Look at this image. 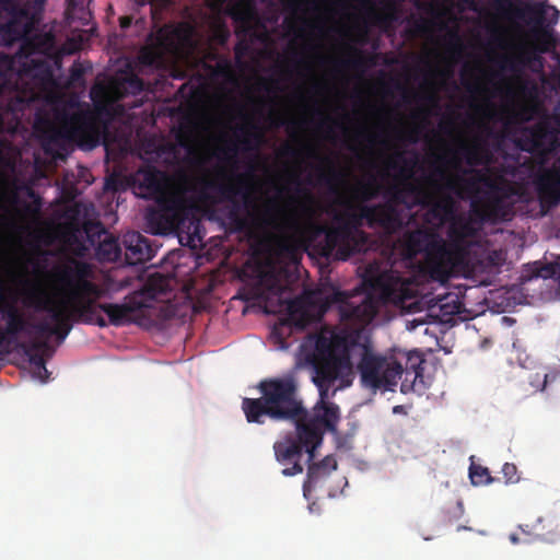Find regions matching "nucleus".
I'll return each mask as SVG.
<instances>
[{
	"label": "nucleus",
	"instance_id": "nucleus-3",
	"mask_svg": "<svg viewBox=\"0 0 560 560\" xmlns=\"http://www.w3.org/2000/svg\"><path fill=\"white\" fill-rule=\"evenodd\" d=\"M331 308H336L340 322L350 328L361 329L369 325L378 310V300L364 288L352 291L332 289L320 299L295 298L287 305V322L300 329L319 322Z\"/></svg>",
	"mask_w": 560,
	"mask_h": 560
},
{
	"label": "nucleus",
	"instance_id": "nucleus-48",
	"mask_svg": "<svg viewBox=\"0 0 560 560\" xmlns=\"http://www.w3.org/2000/svg\"><path fill=\"white\" fill-rule=\"evenodd\" d=\"M281 154L284 156L295 158L298 156L299 151L291 145H284L281 149Z\"/></svg>",
	"mask_w": 560,
	"mask_h": 560
},
{
	"label": "nucleus",
	"instance_id": "nucleus-2",
	"mask_svg": "<svg viewBox=\"0 0 560 560\" xmlns=\"http://www.w3.org/2000/svg\"><path fill=\"white\" fill-rule=\"evenodd\" d=\"M260 397H245L242 411L248 423L262 425L266 420L272 422H293L295 434H288L275 442L273 452L277 462L282 465L292 463L282 469V475L292 477L304 470L301 457L305 452L307 462L315 459V451L322 444L326 431L336 432L340 420L339 407L320 397L312 411L303 406L293 377L266 378L257 386Z\"/></svg>",
	"mask_w": 560,
	"mask_h": 560
},
{
	"label": "nucleus",
	"instance_id": "nucleus-34",
	"mask_svg": "<svg viewBox=\"0 0 560 560\" xmlns=\"http://www.w3.org/2000/svg\"><path fill=\"white\" fill-rule=\"evenodd\" d=\"M322 162L327 165V170L318 168V180L320 183L330 184L340 177V173L337 171L335 163L329 158H320Z\"/></svg>",
	"mask_w": 560,
	"mask_h": 560
},
{
	"label": "nucleus",
	"instance_id": "nucleus-42",
	"mask_svg": "<svg viewBox=\"0 0 560 560\" xmlns=\"http://www.w3.org/2000/svg\"><path fill=\"white\" fill-rule=\"evenodd\" d=\"M421 127H415L409 131L401 135V138L409 143H416L419 140V136L421 135Z\"/></svg>",
	"mask_w": 560,
	"mask_h": 560
},
{
	"label": "nucleus",
	"instance_id": "nucleus-47",
	"mask_svg": "<svg viewBox=\"0 0 560 560\" xmlns=\"http://www.w3.org/2000/svg\"><path fill=\"white\" fill-rule=\"evenodd\" d=\"M515 117L521 121H527L530 118V113L527 107L521 108L516 114Z\"/></svg>",
	"mask_w": 560,
	"mask_h": 560
},
{
	"label": "nucleus",
	"instance_id": "nucleus-55",
	"mask_svg": "<svg viewBox=\"0 0 560 560\" xmlns=\"http://www.w3.org/2000/svg\"><path fill=\"white\" fill-rule=\"evenodd\" d=\"M392 20V16L385 15V16H377V23H387Z\"/></svg>",
	"mask_w": 560,
	"mask_h": 560
},
{
	"label": "nucleus",
	"instance_id": "nucleus-23",
	"mask_svg": "<svg viewBox=\"0 0 560 560\" xmlns=\"http://www.w3.org/2000/svg\"><path fill=\"white\" fill-rule=\"evenodd\" d=\"M139 187L150 196H159L158 201L168 195L165 192L166 175L154 166L140 168L137 173Z\"/></svg>",
	"mask_w": 560,
	"mask_h": 560
},
{
	"label": "nucleus",
	"instance_id": "nucleus-6",
	"mask_svg": "<svg viewBox=\"0 0 560 560\" xmlns=\"http://www.w3.org/2000/svg\"><path fill=\"white\" fill-rule=\"evenodd\" d=\"M436 161L442 164H447L460 174L447 176L443 168L436 167L434 174L445 179L443 187L454 192L459 198L476 197L480 194V186H487L491 189L488 192V198L493 206H497L501 200L492 191L494 184L492 179L481 170L474 168V166L481 165L485 162V151L478 145H460L458 150L453 153L451 159L446 155H436Z\"/></svg>",
	"mask_w": 560,
	"mask_h": 560
},
{
	"label": "nucleus",
	"instance_id": "nucleus-18",
	"mask_svg": "<svg viewBox=\"0 0 560 560\" xmlns=\"http://www.w3.org/2000/svg\"><path fill=\"white\" fill-rule=\"evenodd\" d=\"M85 233L89 242L96 246L95 255L100 261L113 262L120 258L121 247L118 238L107 232L100 223L86 224Z\"/></svg>",
	"mask_w": 560,
	"mask_h": 560
},
{
	"label": "nucleus",
	"instance_id": "nucleus-40",
	"mask_svg": "<svg viewBox=\"0 0 560 560\" xmlns=\"http://www.w3.org/2000/svg\"><path fill=\"white\" fill-rule=\"evenodd\" d=\"M502 474L505 480V483H515L520 480L517 476V467L512 463H505L502 467Z\"/></svg>",
	"mask_w": 560,
	"mask_h": 560
},
{
	"label": "nucleus",
	"instance_id": "nucleus-20",
	"mask_svg": "<svg viewBox=\"0 0 560 560\" xmlns=\"http://www.w3.org/2000/svg\"><path fill=\"white\" fill-rule=\"evenodd\" d=\"M98 307L108 316L109 324L114 326H122L132 320V317L141 311L143 304L141 301L131 299L122 304L100 303Z\"/></svg>",
	"mask_w": 560,
	"mask_h": 560
},
{
	"label": "nucleus",
	"instance_id": "nucleus-30",
	"mask_svg": "<svg viewBox=\"0 0 560 560\" xmlns=\"http://www.w3.org/2000/svg\"><path fill=\"white\" fill-rule=\"evenodd\" d=\"M469 478L474 486H486L495 481L487 467L475 463L469 466Z\"/></svg>",
	"mask_w": 560,
	"mask_h": 560
},
{
	"label": "nucleus",
	"instance_id": "nucleus-5",
	"mask_svg": "<svg viewBox=\"0 0 560 560\" xmlns=\"http://www.w3.org/2000/svg\"><path fill=\"white\" fill-rule=\"evenodd\" d=\"M205 188L215 190L221 200L233 205L229 212V221L235 232L245 233L250 231L254 221L261 225L280 230L289 226L293 220L289 205L295 202L294 196H289L284 205L279 203V199L282 198L283 194L289 191L288 186L277 187L276 197L268 199L264 211L252 219L241 214V206L236 200L237 196H242L245 208L248 209L254 206L253 197L244 176L236 175L226 183L207 180L205 182Z\"/></svg>",
	"mask_w": 560,
	"mask_h": 560
},
{
	"label": "nucleus",
	"instance_id": "nucleus-28",
	"mask_svg": "<svg viewBox=\"0 0 560 560\" xmlns=\"http://www.w3.org/2000/svg\"><path fill=\"white\" fill-rule=\"evenodd\" d=\"M236 138L244 150L258 148L262 142L264 135L259 126L253 121L237 128Z\"/></svg>",
	"mask_w": 560,
	"mask_h": 560
},
{
	"label": "nucleus",
	"instance_id": "nucleus-17",
	"mask_svg": "<svg viewBox=\"0 0 560 560\" xmlns=\"http://www.w3.org/2000/svg\"><path fill=\"white\" fill-rule=\"evenodd\" d=\"M63 136L86 149L95 148L101 138V126L90 114H77L65 128Z\"/></svg>",
	"mask_w": 560,
	"mask_h": 560
},
{
	"label": "nucleus",
	"instance_id": "nucleus-13",
	"mask_svg": "<svg viewBox=\"0 0 560 560\" xmlns=\"http://www.w3.org/2000/svg\"><path fill=\"white\" fill-rule=\"evenodd\" d=\"M430 185L439 191V196L421 186L405 183L407 194L415 196V205L427 208L430 215L440 222H445L453 218L455 201L450 194L441 192V186L432 178H429Z\"/></svg>",
	"mask_w": 560,
	"mask_h": 560
},
{
	"label": "nucleus",
	"instance_id": "nucleus-50",
	"mask_svg": "<svg viewBox=\"0 0 560 560\" xmlns=\"http://www.w3.org/2000/svg\"><path fill=\"white\" fill-rule=\"evenodd\" d=\"M92 324H96L100 327L107 326V322L105 320V318L103 316H101L97 312H96V315L94 316V320Z\"/></svg>",
	"mask_w": 560,
	"mask_h": 560
},
{
	"label": "nucleus",
	"instance_id": "nucleus-60",
	"mask_svg": "<svg viewBox=\"0 0 560 560\" xmlns=\"http://www.w3.org/2000/svg\"><path fill=\"white\" fill-rule=\"evenodd\" d=\"M558 108L560 109V100H559V103H558Z\"/></svg>",
	"mask_w": 560,
	"mask_h": 560
},
{
	"label": "nucleus",
	"instance_id": "nucleus-45",
	"mask_svg": "<svg viewBox=\"0 0 560 560\" xmlns=\"http://www.w3.org/2000/svg\"><path fill=\"white\" fill-rule=\"evenodd\" d=\"M83 77V69L79 65H73L70 69V78L72 81H78Z\"/></svg>",
	"mask_w": 560,
	"mask_h": 560
},
{
	"label": "nucleus",
	"instance_id": "nucleus-31",
	"mask_svg": "<svg viewBox=\"0 0 560 560\" xmlns=\"http://www.w3.org/2000/svg\"><path fill=\"white\" fill-rule=\"evenodd\" d=\"M19 347L23 350L24 353L33 351L50 357L54 352V349L51 348L48 338L36 337L35 339L28 342L20 343Z\"/></svg>",
	"mask_w": 560,
	"mask_h": 560
},
{
	"label": "nucleus",
	"instance_id": "nucleus-59",
	"mask_svg": "<svg viewBox=\"0 0 560 560\" xmlns=\"http://www.w3.org/2000/svg\"><path fill=\"white\" fill-rule=\"evenodd\" d=\"M14 109H15V107H14V106H12V105H8V110H14Z\"/></svg>",
	"mask_w": 560,
	"mask_h": 560
},
{
	"label": "nucleus",
	"instance_id": "nucleus-38",
	"mask_svg": "<svg viewBox=\"0 0 560 560\" xmlns=\"http://www.w3.org/2000/svg\"><path fill=\"white\" fill-rule=\"evenodd\" d=\"M31 328L36 332L37 337L49 338L54 330V323L43 320L36 324H31Z\"/></svg>",
	"mask_w": 560,
	"mask_h": 560
},
{
	"label": "nucleus",
	"instance_id": "nucleus-9",
	"mask_svg": "<svg viewBox=\"0 0 560 560\" xmlns=\"http://www.w3.org/2000/svg\"><path fill=\"white\" fill-rule=\"evenodd\" d=\"M94 270L91 264L71 259L56 271L57 281L69 291V299H63L69 306L71 318L93 323L97 310L96 301L105 295V289L93 282Z\"/></svg>",
	"mask_w": 560,
	"mask_h": 560
},
{
	"label": "nucleus",
	"instance_id": "nucleus-37",
	"mask_svg": "<svg viewBox=\"0 0 560 560\" xmlns=\"http://www.w3.org/2000/svg\"><path fill=\"white\" fill-rule=\"evenodd\" d=\"M377 194H378V186L376 185L374 179L368 182L366 184L361 185L358 188V195L362 201H370V200L374 199L377 196Z\"/></svg>",
	"mask_w": 560,
	"mask_h": 560
},
{
	"label": "nucleus",
	"instance_id": "nucleus-46",
	"mask_svg": "<svg viewBox=\"0 0 560 560\" xmlns=\"http://www.w3.org/2000/svg\"><path fill=\"white\" fill-rule=\"evenodd\" d=\"M10 304L7 301L3 283L0 281V314H3V310H7V305Z\"/></svg>",
	"mask_w": 560,
	"mask_h": 560
},
{
	"label": "nucleus",
	"instance_id": "nucleus-35",
	"mask_svg": "<svg viewBox=\"0 0 560 560\" xmlns=\"http://www.w3.org/2000/svg\"><path fill=\"white\" fill-rule=\"evenodd\" d=\"M140 61L145 66H156L162 60V52L156 47H144L140 51Z\"/></svg>",
	"mask_w": 560,
	"mask_h": 560
},
{
	"label": "nucleus",
	"instance_id": "nucleus-36",
	"mask_svg": "<svg viewBox=\"0 0 560 560\" xmlns=\"http://www.w3.org/2000/svg\"><path fill=\"white\" fill-rule=\"evenodd\" d=\"M404 163L405 168L401 170L404 173L405 170H408L407 178L411 177V170L415 167L417 160H406L402 152L397 151L392 159L388 160V167L396 170L398 167V163Z\"/></svg>",
	"mask_w": 560,
	"mask_h": 560
},
{
	"label": "nucleus",
	"instance_id": "nucleus-4",
	"mask_svg": "<svg viewBox=\"0 0 560 560\" xmlns=\"http://www.w3.org/2000/svg\"><path fill=\"white\" fill-rule=\"evenodd\" d=\"M492 8L500 15L516 18L530 25L529 35L534 40L530 48L523 49L520 61L528 66L533 71L544 68L542 54L556 50L558 38L555 35L553 25L558 23L559 11L547 1H525L515 3L512 0H493Z\"/></svg>",
	"mask_w": 560,
	"mask_h": 560
},
{
	"label": "nucleus",
	"instance_id": "nucleus-11",
	"mask_svg": "<svg viewBox=\"0 0 560 560\" xmlns=\"http://www.w3.org/2000/svg\"><path fill=\"white\" fill-rule=\"evenodd\" d=\"M405 184L402 187L393 186L387 190L389 199L364 206V217H366V225L371 229L381 228L386 234L393 235L402 228V219L397 206L406 203Z\"/></svg>",
	"mask_w": 560,
	"mask_h": 560
},
{
	"label": "nucleus",
	"instance_id": "nucleus-24",
	"mask_svg": "<svg viewBox=\"0 0 560 560\" xmlns=\"http://www.w3.org/2000/svg\"><path fill=\"white\" fill-rule=\"evenodd\" d=\"M2 316L5 319V332H8L15 342L21 334H31V323L14 304H8L7 310H3Z\"/></svg>",
	"mask_w": 560,
	"mask_h": 560
},
{
	"label": "nucleus",
	"instance_id": "nucleus-10",
	"mask_svg": "<svg viewBox=\"0 0 560 560\" xmlns=\"http://www.w3.org/2000/svg\"><path fill=\"white\" fill-rule=\"evenodd\" d=\"M401 254L408 259L424 254L425 264L431 277L439 281L448 279L444 257L446 248L444 240L428 229L407 231L398 241Z\"/></svg>",
	"mask_w": 560,
	"mask_h": 560
},
{
	"label": "nucleus",
	"instance_id": "nucleus-7",
	"mask_svg": "<svg viewBox=\"0 0 560 560\" xmlns=\"http://www.w3.org/2000/svg\"><path fill=\"white\" fill-rule=\"evenodd\" d=\"M342 211H336L332 215L334 225L325 229V236L320 244V255L325 258L334 257L337 260H347L355 254L366 250L369 234L361 228L364 217V206H354L349 200L340 202Z\"/></svg>",
	"mask_w": 560,
	"mask_h": 560
},
{
	"label": "nucleus",
	"instance_id": "nucleus-51",
	"mask_svg": "<svg viewBox=\"0 0 560 560\" xmlns=\"http://www.w3.org/2000/svg\"><path fill=\"white\" fill-rule=\"evenodd\" d=\"M119 22H120L121 28H128L132 23V18L131 16H121L119 19Z\"/></svg>",
	"mask_w": 560,
	"mask_h": 560
},
{
	"label": "nucleus",
	"instance_id": "nucleus-58",
	"mask_svg": "<svg viewBox=\"0 0 560 560\" xmlns=\"http://www.w3.org/2000/svg\"><path fill=\"white\" fill-rule=\"evenodd\" d=\"M400 408H401V406L394 407V412L396 413V412L400 411Z\"/></svg>",
	"mask_w": 560,
	"mask_h": 560
},
{
	"label": "nucleus",
	"instance_id": "nucleus-33",
	"mask_svg": "<svg viewBox=\"0 0 560 560\" xmlns=\"http://www.w3.org/2000/svg\"><path fill=\"white\" fill-rule=\"evenodd\" d=\"M28 357L30 363L35 369V375L42 381L46 382L49 377V372L46 368L45 354L37 352L25 353Z\"/></svg>",
	"mask_w": 560,
	"mask_h": 560
},
{
	"label": "nucleus",
	"instance_id": "nucleus-14",
	"mask_svg": "<svg viewBox=\"0 0 560 560\" xmlns=\"http://www.w3.org/2000/svg\"><path fill=\"white\" fill-rule=\"evenodd\" d=\"M35 307L48 314V318L54 323L51 336H56L58 343H62L71 331L73 322L68 303L42 292L36 299Z\"/></svg>",
	"mask_w": 560,
	"mask_h": 560
},
{
	"label": "nucleus",
	"instance_id": "nucleus-39",
	"mask_svg": "<svg viewBox=\"0 0 560 560\" xmlns=\"http://www.w3.org/2000/svg\"><path fill=\"white\" fill-rule=\"evenodd\" d=\"M464 504L462 501H456L451 510L444 511V520L448 523L459 520L464 514Z\"/></svg>",
	"mask_w": 560,
	"mask_h": 560
},
{
	"label": "nucleus",
	"instance_id": "nucleus-43",
	"mask_svg": "<svg viewBox=\"0 0 560 560\" xmlns=\"http://www.w3.org/2000/svg\"><path fill=\"white\" fill-rule=\"evenodd\" d=\"M11 84L7 78L0 72V98L4 97L7 93L11 94Z\"/></svg>",
	"mask_w": 560,
	"mask_h": 560
},
{
	"label": "nucleus",
	"instance_id": "nucleus-57",
	"mask_svg": "<svg viewBox=\"0 0 560 560\" xmlns=\"http://www.w3.org/2000/svg\"><path fill=\"white\" fill-rule=\"evenodd\" d=\"M303 191V189L301 188V185L300 183L296 184V187H295V192L296 194H301Z\"/></svg>",
	"mask_w": 560,
	"mask_h": 560
},
{
	"label": "nucleus",
	"instance_id": "nucleus-21",
	"mask_svg": "<svg viewBox=\"0 0 560 560\" xmlns=\"http://www.w3.org/2000/svg\"><path fill=\"white\" fill-rule=\"evenodd\" d=\"M537 189L541 200L552 205L560 202V156L553 162L552 167L539 177Z\"/></svg>",
	"mask_w": 560,
	"mask_h": 560
},
{
	"label": "nucleus",
	"instance_id": "nucleus-32",
	"mask_svg": "<svg viewBox=\"0 0 560 560\" xmlns=\"http://www.w3.org/2000/svg\"><path fill=\"white\" fill-rule=\"evenodd\" d=\"M533 275L542 279L553 278L560 282V255L556 257L555 261L536 267Z\"/></svg>",
	"mask_w": 560,
	"mask_h": 560
},
{
	"label": "nucleus",
	"instance_id": "nucleus-49",
	"mask_svg": "<svg viewBox=\"0 0 560 560\" xmlns=\"http://www.w3.org/2000/svg\"><path fill=\"white\" fill-rule=\"evenodd\" d=\"M279 248L281 252H284L288 254H291L294 250L292 244H290L288 241H284V240L279 242Z\"/></svg>",
	"mask_w": 560,
	"mask_h": 560
},
{
	"label": "nucleus",
	"instance_id": "nucleus-27",
	"mask_svg": "<svg viewBox=\"0 0 560 560\" xmlns=\"http://www.w3.org/2000/svg\"><path fill=\"white\" fill-rule=\"evenodd\" d=\"M547 373L536 371H523L520 382L522 396L527 397L545 389L547 384Z\"/></svg>",
	"mask_w": 560,
	"mask_h": 560
},
{
	"label": "nucleus",
	"instance_id": "nucleus-29",
	"mask_svg": "<svg viewBox=\"0 0 560 560\" xmlns=\"http://www.w3.org/2000/svg\"><path fill=\"white\" fill-rule=\"evenodd\" d=\"M117 97H124L125 94L136 95L143 90L142 80L136 74L127 75L122 82H118L115 86Z\"/></svg>",
	"mask_w": 560,
	"mask_h": 560
},
{
	"label": "nucleus",
	"instance_id": "nucleus-52",
	"mask_svg": "<svg viewBox=\"0 0 560 560\" xmlns=\"http://www.w3.org/2000/svg\"><path fill=\"white\" fill-rule=\"evenodd\" d=\"M244 50H245V46L243 43H238L236 46H235V55L236 57H241L243 54H244Z\"/></svg>",
	"mask_w": 560,
	"mask_h": 560
},
{
	"label": "nucleus",
	"instance_id": "nucleus-15",
	"mask_svg": "<svg viewBox=\"0 0 560 560\" xmlns=\"http://www.w3.org/2000/svg\"><path fill=\"white\" fill-rule=\"evenodd\" d=\"M0 11L10 14V19L0 26V36L7 45L20 42L31 32L33 23L28 13L11 0H0Z\"/></svg>",
	"mask_w": 560,
	"mask_h": 560
},
{
	"label": "nucleus",
	"instance_id": "nucleus-26",
	"mask_svg": "<svg viewBox=\"0 0 560 560\" xmlns=\"http://www.w3.org/2000/svg\"><path fill=\"white\" fill-rule=\"evenodd\" d=\"M92 0H67L66 8V21L69 26H72L74 22H79L80 25H89L92 20V12L89 9V4Z\"/></svg>",
	"mask_w": 560,
	"mask_h": 560
},
{
	"label": "nucleus",
	"instance_id": "nucleus-53",
	"mask_svg": "<svg viewBox=\"0 0 560 560\" xmlns=\"http://www.w3.org/2000/svg\"><path fill=\"white\" fill-rule=\"evenodd\" d=\"M136 4L138 5H145V4H151L153 7L154 2L156 0H133Z\"/></svg>",
	"mask_w": 560,
	"mask_h": 560
},
{
	"label": "nucleus",
	"instance_id": "nucleus-25",
	"mask_svg": "<svg viewBox=\"0 0 560 560\" xmlns=\"http://www.w3.org/2000/svg\"><path fill=\"white\" fill-rule=\"evenodd\" d=\"M372 289L380 290L386 300L395 301L400 298L396 293V285H402L400 278L389 272H383L375 278L364 279Z\"/></svg>",
	"mask_w": 560,
	"mask_h": 560
},
{
	"label": "nucleus",
	"instance_id": "nucleus-1",
	"mask_svg": "<svg viewBox=\"0 0 560 560\" xmlns=\"http://www.w3.org/2000/svg\"><path fill=\"white\" fill-rule=\"evenodd\" d=\"M306 360L313 366V382L319 397L328 401L337 390L352 385L355 372L361 387L373 393L394 390L401 380L400 390H416L418 380L422 382L424 358L418 350L392 349L382 354L365 340L348 342L343 338L318 336L314 350Z\"/></svg>",
	"mask_w": 560,
	"mask_h": 560
},
{
	"label": "nucleus",
	"instance_id": "nucleus-41",
	"mask_svg": "<svg viewBox=\"0 0 560 560\" xmlns=\"http://www.w3.org/2000/svg\"><path fill=\"white\" fill-rule=\"evenodd\" d=\"M353 51H354V56L353 57L340 61V65L342 67L352 68V69H359V68H362L364 66V60H363V57H362V52L357 50V49H353Z\"/></svg>",
	"mask_w": 560,
	"mask_h": 560
},
{
	"label": "nucleus",
	"instance_id": "nucleus-44",
	"mask_svg": "<svg viewBox=\"0 0 560 560\" xmlns=\"http://www.w3.org/2000/svg\"><path fill=\"white\" fill-rule=\"evenodd\" d=\"M5 331H7L5 327H3V328L0 327V347H2V346H11V345L16 343L14 341V339L11 336H9V334L5 332Z\"/></svg>",
	"mask_w": 560,
	"mask_h": 560
},
{
	"label": "nucleus",
	"instance_id": "nucleus-8",
	"mask_svg": "<svg viewBox=\"0 0 560 560\" xmlns=\"http://www.w3.org/2000/svg\"><path fill=\"white\" fill-rule=\"evenodd\" d=\"M154 233L175 231L180 244L196 247L202 242L205 229L195 205L182 191H171L159 200V209L147 214Z\"/></svg>",
	"mask_w": 560,
	"mask_h": 560
},
{
	"label": "nucleus",
	"instance_id": "nucleus-22",
	"mask_svg": "<svg viewBox=\"0 0 560 560\" xmlns=\"http://www.w3.org/2000/svg\"><path fill=\"white\" fill-rule=\"evenodd\" d=\"M336 469L337 460L332 455H327L317 463H315L314 459L308 462L306 479L303 482L304 497L308 499L317 481L328 477Z\"/></svg>",
	"mask_w": 560,
	"mask_h": 560
},
{
	"label": "nucleus",
	"instance_id": "nucleus-56",
	"mask_svg": "<svg viewBox=\"0 0 560 560\" xmlns=\"http://www.w3.org/2000/svg\"><path fill=\"white\" fill-rule=\"evenodd\" d=\"M368 141L370 144H375L377 141V136H369Z\"/></svg>",
	"mask_w": 560,
	"mask_h": 560
},
{
	"label": "nucleus",
	"instance_id": "nucleus-12",
	"mask_svg": "<svg viewBox=\"0 0 560 560\" xmlns=\"http://www.w3.org/2000/svg\"><path fill=\"white\" fill-rule=\"evenodd\" d=\"M475 232L474 225L468 220H454L448 226L450 243H445L446 256L444 257L448 278L456 269L467 265L469 256L468 238L472 237Z\"/></svg>",
	"mask_w": 560,
	"mask_h": 560
},
{
	"label": "nucleus",
	"instance_id": "nucleus-54",
	"mask_svg": "<svg viewBox=\"0 0 560 560\" xmlns=\"http://www.w3.org/2000/svg\"><path fill=\"white\" fill-rule=\"evenodd\" d=\"M306 153H307V155H308V156H311V158H318V155H317L316 151H315L313 148L307 147V148H306Z\"/></svg>",
	"mask_w": 560,
	"mask_h": 560
},
{
	"label": "nucleus",
	"instance_id": "nucleus-19",
	"mask_svg": "<svg viewBox=\"0 0 560 560\" xmlns=\"http://www.w3.org/2000/svg\"><path fill=\"white\" fill-rule=\"evenodd\" d=\"M122 243L127 265L137 266L144 264L155 255V249L151 246L149 238L139 232L125 234Z\"/></svg>",
	"mask_w": 560,
	"mask_h": 560
},
{
	"label": "nucleus",
	"instance_id": "nucleus-16",
	"mask_svg": "<svg viewBox=\"0 0 560 560\" xmlns=\"http://www.w3.org/2000/svg\"><path fill=\"white\" fill-rule=\"evenodd\" d=\"M524 150L535 153H548L560 148V131L549 122L540 121L523 132Z\"/></svg>",
	"mask_w": 560,
	"mask_h": 560
}]
</instances>
